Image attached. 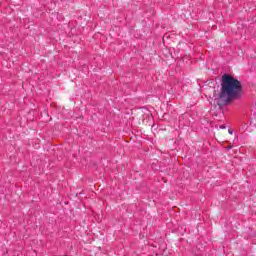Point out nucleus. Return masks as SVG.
<instances>
[{
    "instance_id": "f257e3e1",
    "label": "nucleus",
    "mask_w": 256,
    "mask_h": 256,
    "mask_svg": "<svg viewBox=\"0 0 256 256\" xmlns=\"http://www.w3.org/2000/svg\"><path fill=\"white\" fill-rule=\"evenodd\" d=\"M243 95V87L239 80L233 76L225 74L222 76L221 91L218 98H215L216 105H225L231 103L233 99H239Z\"/></svg>"
},
{
    "instance_id": "7ed1b4c3",
    "label": "nucleus",
    "mask_w": 256,
    "mask_h": 256,
    "mask_svg": "<svg viewBox=\"0 0 256 256\" xmlns=\"http://www.w3.org/2000/svg\"><path fill=\"white\" fill-rule=\"evenodd\" d=\"M221 129H226L225 125L220 126Z\"/></svg>"
},
{
    "instance_id": "20e7f679",
    "label": "nucleus",
    "mask_w": 256,
    "mask_h": 256,
    "mask_svg": "<svg viewBox=\"0 0 256 256\" xmlns=\"http://www.w3.org/2000/svg\"><path fill=\"white\" fill-rule=\"evenodd\" d=\"M228 149H231V146H228Z\"/></svg>"
},
{
    "instance_id": "f03ea898",
    "label": "nucleus",
    "mask_w": 256,
    "mask_h": 256,
    "mask_svg": "<svg viewBox=\"0 0 256 256\" xmlns=\"http://www.w3.org/2000/svg\"><path fill=\"white\" fill-rule=\"evenodd\" d=\"M229 135H232L233 131L231 129L228 130Z\"/></svg>"
}]
</instances>
